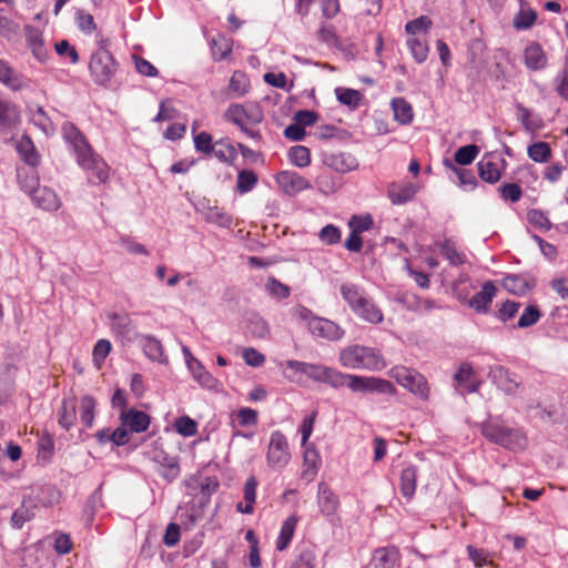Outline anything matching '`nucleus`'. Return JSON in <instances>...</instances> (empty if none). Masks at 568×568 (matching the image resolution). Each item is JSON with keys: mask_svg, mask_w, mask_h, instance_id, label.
<instances>
[{"mask_svg": "<svg viewBox=\"0 0 568 568\" xmlns=\"http://www.w3.org/2000/svg\"><path fill=\"white\" fill-rule=\"evenodd\" d=\"M293 315L304 323L310 333L316 338L327 341H339L345 332L335 322L316 316L310 308L304 305H297L293 308Z\"/></svg>", "mask_w": 568, "mask_h": 568, "instance_id": "nucleus-4", "label": "nucleus"}, {"mask_svg": "<svg viewBox=\"0 0 568 568\" xmlns=\"http://www.w3.org/2000/svg\"><path fill=\"white\" fill-rule=\"evenodd\" d=\"M187 494L199 496L201 507L210 503L211 496L217 490L220 484L215 477L192 476L185 481Z\"/></svg>", "mask_w": 568, "mask_h": 568, "instance_id": "nucleus-12", "label": "nucleus"}, {"mask_svg": "<svg viewBox=\"0 0 568 568\" xmlns=\"http://www.w3.org/2000/svg\"><path fill=\"white\" fill-rule=\"evenodd\" d=\"M390 105L394 112V119L398 123L403 125L412 123L414 112L409 102H407L404 98H394L390 102Z\"/></svg>", "mask_w": 568, "mask_h": 568, "instance_id": "nucleus-36", "label": "nucleus"}, {"mask_svg": "<svg viewBox=\"0 0 568 568\" xmlns=\"http://www.w3.org/2000/svg\"><path fill=\"white\" fill-rule=\"evenodd\" d=\"M335 95L341 104H344L352 110L357 109L362 100L359 91L344 87H337L335 89Z\"/></svg>", "mask_w": 568, "mask_h": 568, "instance_id": "nucleus-41", "label": "nucleus"}, {"mask_svg": "<svg viewBox=\"0 0 568 568\" xmlns=\"http://www.w3.org/2000/svg\"><path fill=\"white\" fill-rule=\"evenodd\" d=\"M36 180L31 184H22L24 192L29 193L32 202L40 209L49 212L57 211L61 206V201L57 193L48 186L34 187Z\"/></svg>", "mask_w": 568, "mask_h": 568, "instance_id": "nucleus-13", "label": "nucleus"}, {"mask_svg": "<svg viewBox=\"0 0 568 568\" xmlns=\"http://www.w3.org/2000/svg\"><path fill=\"white\" fill-rule=\"evenodd\" d=\"M225 118L240 129H244L260 124L264 113L257 103L232 104L226 110Z\"/></svg>", "mask_w": 568, "mask_h": 568, "instance_id": "nucleus-10", "label": "nucleus"}, {"mask_svg": "<svg viewBox=\"0 0 568 568\" xmlns=\"http://www.w3.org/2000/svg\"><path fill=\"white\" fill-rule=\"evenodd\" d=\"M540 316H541V314L537 306L528 305L525 308V311L523 312V314L520 315L516 327H519V328L530 327L539 321Z\"/></svg>", "mask_w": 568, "mask_h": 568, "instance_id": "nucleus-57", "label": "nucleus"}, {"mask_svg": "<svg viewBox=\"0 0 568 568\" xmlns=\"http://www.w3.org/2000/svg\"><path fill=\"white\" fill-rule=\"evenodd\" d=\"M258 178L252 170H242L237 174L236 190L240 194L251 192L257 184Z\"/></svg>", "mask_w": 568, "mask_h": 568, "instance_id": "nucleus-46", "label": "nucleus"}, {"mask_svg": "<svg viewBox=\"0 0 568 568\" xmlns=\"http://www.w3.org/2000/svg\"><path fill=\"white\" fill-rule=\"evenodd\" d=\"M503 286L509 293L524 295L535 286V280L524 274H510L504 277Z\"/></svg>", "mask_w": 568, "mask_h": 568, "instance_id": "nucleus-26", "label": "nucleus"}, {"mask_svg": "<svg viewBox=\"0 0 568 568\" xmlns=\"http://www.w3.org/2000/svg\"><path fill=\"white\" fill-rule=\"evenodd\" d=\"M112 349V345H111V342L109 339H105V338H101L99 339L94 347H93V352H92V358H93V363L100 367L103 362L105 361V358L108 357V355L110 354Z\"/></svg>", "mask_w": 568, "mask_h": 568, "instance_id": "nucleus-56", "label": "nucleus"}, {"mask_svg": "<svg viewBox=\"0 0 568 568\" xmlns=\"http://www.w3.org/2000/svg\"><path fill=\"white\" fill-rule=\"evenodd\" d=\"M30 121L38 126L45 135H51L55 131L52 118L38 104L28 106Z\"/></svg>", "mask_w": 568, "mask_h": 568, "instance_id": "nucleus-29", "label": "nucleus"}, {"mask_svg": "<svg viewBox=\"0 0 568 568\" xmlns=\"http://www.w3.org/2000/svg\"><path fill=\"white\" fill-rule=\"evenodd\" d=\"M77 420L75 403L73 399H63L58 410L59 425L70 430Z\"/></svg>", "mask_w": 568, "mask_h": 568, "instance_id": "nucleus-39", "label": "nucleus"}, {"mask_svg": "<svg viewBox=\"0 0 568 568\" xmlns=\"http://www.w3.org/2000/svg\"><path fill=\"white\" fill-rule=\"evenodd\" d=\"M527 219L531 225L544 231L551 229V222L549 221L546 213L540 210H530L527 213Z\"/></svg>", "mask_w": 568, "mask_h": 568, "instance_id": "nucleus-61", "label": "nucleus"}, {"mask_svg": "<svg viewBox=\"0 0 568 568\" xmlns=\"http://www.w3.org/2000/svg\"><path fill=\"white\" fill-rule=\"evenodd\" d=\"M19 122V112L17 106L7 100L0 98V126L4 130L12 129Z\"/></svg>", "mask_w": 568, "mask_h": 568, "instance_id": "nucleus-37", "label": "nucleus"}, {"mask_svg": "<svg viewBox=\"0 0 568 568\" xmlns=\"http://www.w3.org/2000/svg\"><path fill=\"white\" fill-rule=\"evenodd\" d=\"M407 47L417 63H423L427 60L429 48L426 41L418 38H409Z\"/></svg>", "mask_w": 568, "mask_h": 568, "instance_id": "nucleus-48", "label": "nucleus"}, {"mask_svg": "<svg viewBox=\"0 0 568 568\" xmlns=\"http://www.w3.org/2000/svg\"><path fill=\"white\" fill-rule=\"evenodd\" d=\"M524 62L527 69L539 71L546 68L548 59L538 42H530L524 51Z\"/></svg>", "mask_w": 568, "mask_h": 568, "instance_id": "nucleus-22", "label": "nucleus"}, {"mask_svg": "<svg viewBox=\"0 0 568 568\" xmlns=\"http://www.w3.org/2000/svg\"><path fill=\"white\" fill-rule=\"evenodd\" d=\"M481 433L489 442L514 452L525 449L528 443L521 429L507 427L498 420L483 424Z\"/></svg>", "mask_w": 568, "mask_h": 568, "instance_id": "nucleus-5", "label": "nucleus"}, {"mask_svg": "<svg viewBox=\"0 0 568 568\" xmlns=\"http://www.w3.org/2000/svg\"><path fill=\"white\" fill-rule=\"evenodd\" d=\"M305 376L310 379L324 383L333 388L347 386L353 393L394 395V385L381 377L345 374L333 367L308 363Z\"/></svg>", "mask_w": 568, "mask_h": 568, "instance_id": "nucleus-1", "label": "nucleus"}, {"mask_svg": "<svg viewBox=\"0 0 568 568\" xmlns=\"http://www.w3.org/2000/svg\"><path fill=\"white\" fill-rule=\"evenodd\" d=\"M193 141L195 150L207 155L212 154L216 146L215 143H213L212 135L204 131L195 134Z\"/></svg>", "mask_w": 568, "mask_h": 568, "instance_id": "nucleus-55", "label": "nucleus"}, {"mask_svg": "<svg viewBox=\"0 0 568 568\" xmlns=\"http://www.w3.org/2000/svg\"><path fill=\"white\" fill-rule=\"evenodd\" d=\"M290 459L291 453L286 436L281 430L272 432L266 453L267 465L273 469H282Z\"/></svg>", "mask_w": 568, "mask_h": 568, "instance_id": "nucleus-11", "label": "nucleus"}, {"mask_svg": "<svg viewBox=\"0 0 568 568\" xmlns=\"http://www.w3.org/2000/svg\"><path fill=\"white\" fill-rule=\"evenodd\" d=\"M418 187L412 182H393L387 187V196L392 204L403 205L410 202L416 195Z\"/></svg>", "mask_w": 568, "mask_h": 568, "instance_id": "nucleus-20", "label": "nucleus"}, {"mask_svg": "<svg viewBox=\"0 0 568 568\" xmlns=\"http://www.w3.org/2000/svg\"><path fill=\"white\" fill-rule=\"evenodd\" d=\"M214 151L212 152L214 156L224 163H232L236 156L237 151L234 145H232L227 140H220L215 142Z\"/></svg>", "mask_w": 568, "mask_h": 568, "instance_id": "nucleus-45", "label": "nucleus"}, {"mask_svg": "<svg viewBox=\"0 0 568 568\" xmlns=\"http://www.w3.org/2000/svg\"><path fill=\"white\" fill-rule=\"evenodd\" d=\"M97 402L90 395H84L80 400V419L87 428L93 426Z\"/></svg>", "mask_w": 568, "mask_h": 568, "instance_id": "nucleus-42", "label": "nucleus"}, {"mask_svg": "<svg viewBox=\"0 0 568 568\" xmlns=\"http://www.w3.org/2000/svg\"><path fill=\"white\" fill-rule=\"evenodd\" d=\"M318 236L323 243L333 245L337 244L341 241L342 233L337 226L333 224H327L321 230Z\"/></svg>", "mask_w": 568, "mask_h": 568, "instance_id": "nucleus-64", "label": "nucleus"}, {"mask_svg": "<svg viewBox=\"0 0 568 568\" xmlns=\"http://www.w3.org/2000/svg\"><path fill=\"white\" fill-rule=\"evenodd\" d=\"M404 302L407 308L414 312H429L438 307L434 300L423 298L415 294L406 295Z\"/></svg>", "mask_w": 568, "mask_h": 568, "instance_id": "nucleus-44", "label": "nucleus"}, {"mask_svg": "<svg viewBox=\"0 0 568 568\" xmlns=\"http://www.w3.org/2000/svg\"><path fill=\"white\" fill-rule=\"evenodd\" d=\"M193 379L203 388L214 389L217 386V379L205 368L197 359L187 366Z\"/></svg>", "mask_w": 568, "mask_h": 568, "instance_id": "nucleus-32", "label": "nucleus"}, {"mask_svg": "<svg viewBox=\"0 0 568 568\" xmlns=\"http://www.w3.org/2000/svg\"><path fill=\"white\" fill-rule=\"evenodd\" d=\"M430 28L432 20L426 16H420L419 18L408 21L405 26V31L410 36H415L419 32L427 33Z\"/></svg>", "mask_w": 568, "mask_h": 568, "instance_id": "nucleus-59", "label": "nucleus"}, {"mask_svg": "<svg viewBox=\"0 0 568 568\" xmlns=\"http://www.w3.org/2000/svg\"><path fill=\"white\" fill-rule=\"evenodd\" d=\"M258 481L254 476H251L246 479L243 487V498L245 505L243 503L236 504V511L242 514H253L254 504L256 500V490H257Z\"/></svg>", "mask_w": 568, "mask_h": 568, "instance_id": "nucleus-33", "label": "nucleus"}, {"mask_svg": "<svg viewBox=\"0 0 568 568\" xmlns=\"http://www.w3.org/2000/svg\"><path fill=\"white\" fill-rule=\"evenodd\" d=\"M19 24L4 14L2 8H0V36L10 40L18 33Z\"/></svg>", "mask_w": 568, "mask_h": 568, "instance_id": "nucleus-60", "label": "nucleus"}, {"mask_svg": "<svg viewBox=\"0 0 568 568\" xmlns=\"http://www.w3.org/2000/svg\"><path fill=\"white\" fill-rule=\"evenodd\" d=\"M61 131L63 140L71 148L72 154L74 156L84 151H88L91 148L85 136L73 123H63Z\"/></svg>", "mask_w": 568, "mask_h": 568, "instance_id": "nucleus-16", "label": "nucleus"}, {"mask_svg": "<svg viewBox=\"0 0 568 568\" xmlns=\"http://www.w3.org/2000/svg\"><path fill=\"white\" fill-rule=\"evenodd\" d=\"M153 460L160 466V475L168 481H172L180 475L178 457L170 456L163 450L154 453Z\"/></svg>", "mask_w": 568, "mask_h": 568, "instance_id": "nucleus-21", "label": "nucleus"}, {"mask_svg": "<svg viewBox=\"0 0 568 568\" xmlns=\"http://www.w3.org/2000/svg\"><path fill=\"white\" fill-rule=\"evenodd\" d=\"M537 19V13L534 10H520L515 19H514V27L517 30H527L530 29Z\"/></svg>", "mask_w": 568, "mask_h": 568, "instance_id": "nucleus-58", "label": "nucleus"}, {"mask_svg": "<svg viewBox=\"0 0 568 568\" xmlns=\"http://www.w3.org/2000/svg\"><path fill=\"white\" fill-rule=\"evenodd\" d=\"M211 52H212V57L215 61H222L231 54L232 48L226 38L219 37V38L212 39Z\"/></svg>", "mask_w": 568, "mask_h": 568, "instance_id": "nucleus-50", "label": "nucleus"}, {"mask_svg": "<svg viewBox=\"0 0 568 568\" xmlns=\"http://www.w3.org/2000/svg\"><path fill=\"white\" fill-rule=\"evenodd\" d=\"M399 560V551L396 547H383L374 551L371 567L372 568H394Z\"/></svg>", "mask_w": 568, "mask_h": 568, "instance_id": "nucleus-27", "label": "nucleus"}, {"mask_svg": "<svg viewBox=\"0 0 568 568\" xmlns=\"http://www.w3.org/2000/svg\"><path fill=\"white\" fill-rule=\"evenodd\" d=\"M16 149L26 163L30 165H36L38 163V155L36 153L33 142L29 136H21L17 141Z\"/></svg>", "mask_w": 568, "mask_h": 568, "instance_id": "nucleus-43", "label": "nucleus"}, {"mask_svg": "<svg viewBox=\"0 0 568 568\" xmlns=\"http://www.w3.org/2000/svg\"><path fill=\"white\" fill-rule=\"evenodd\" d=\"M54 452V442L50 435H44L38 443V459L49 462Z\"/></svg>", "mask_w": 568, "mask_h": 568, "instance_id": "nucleus-63", "label": "nucleus"}, {"mask_svg": "<svg viewBox=\"0 0 568 568\" xmlns=\"http://www.w3.org/2000/svg\"><path fill=\"white\" fill-rule=\"evenodd\" d=\"M250 87V81L245 73L241 71H235L230 80V90L236 95L242 97L244 95Z\"/></svg>", "mask_w": 568, "mask_h": 568, "instance_id": "nucleus-53", "label": "nucleus"}, {"mask_svg": "<svg viewBox=\"0 0 568 568\" xmlns=\"http://www.w3.org/2000/svg\"><path fill=\"white\" fill-rule=\"evenodd\" d=\"M478 174L487 183H496L500 179V169L498 162L484 158L478 163Z\"/></svg>", "mask_w": 568, "mask_h": 568, "instance_id": "nucleus-40", "label": "nucleus"}, {"mask_svg": "<svg viewBox=\"0 0 568 568\" xmlns=\"http://www.w3.org/2000/svg\"><path fill=\"white\" fill-rule=\"evenodd\" d=\"M106 318L112 334L122 345L133 344L140 337L130 314L125 312H110Z\"/></svg>", "mask_w": 568, "mask_h": 568, "instance_id": "nucleus-9", "label": "nucleus"}, {"mask_svg": "<svg viewBox=\"0 0 568 568\" xmlns=\"http://www.w3.org/2000/svg\"><path fill=\"white\" fill-rule=\"evenodd\" d=\"M75 158L77 164L87 173L88 182L93 185L105 183L110 176V168L104 159L92 146Z\"/></svg>", "mask_w": 568, "mask_h": 568, "instance_id": "nucleus-7", "label": "nucleus"}, {"mask_svg": "<svg viewBox=\"0 0 568 568\" xmlns=\"http://www.w3.org/2000/svg\"><path fill=\"white\" fill-rule=\"evenodd\" d=\"M454 381L459 387L466 389L467 393H475L479 388V383L476 379L475 372L471 365L467 362L460 364L454 375Z\"/></svg>", "mask_w": 568, "mask_h": 568, "instance_id": "nucleus-30", "label": "nucleus"}, {"mask_svg": "<svg viewBox=\"0 0 568 568\" xmlns=\"http://www.w3.org/2000/svg\"><path fill=\"white\" fill-rule=\"evenodd\" d=\"M196 211L203 215L206 222L220 227L230 229L233 223L232 215L217 206H205L204 203H200L196 205Z\"/></svg>", "mask_w": 568, "mask_h": 568, "instance_id": "nucleus-25", "label": "nucleus"}, {"mask_svg": "<svg viewBox=\"0 0 568 568\" xmlns=\"http://www.w3.org/2000/svg\"><path fill=\"white\" fill-rule=\"evenodd\" d=\"M317 504L320 511L326 517L335 515L338 508V497L325 483L318 484Z\"/></svg>", "mask_w": 568, "mask_h": 568, "instance_id": "nucleus-23", "label": "nucleus"}, {"mask_svg": "<svg viewBox=\"0 0 568 568\" xmlns=\"http://www.w3.org/2000/svg\"><path fill=\"white\" fill-rule=\"evenodd\" d=\"M120 419L122 425L129 427L133 433L145 432L150 425V417L144 412L133 408L122 410Z\"/></svg>", "mask_w": 568, "mask_h": 568, "instance_id": "nucleus-24", "label": "nucleus"}, {"mask_svg": "<svg viewBox=\"0 0 568 568\" xmlns=\"http://www.w3.org/2000/svg\"><path fill=\"white\" fill-rule=\"evenodd\" d=\"M304 447H305V449H304L303 458H304L305 469H304L303 476L307 477L308 479H313L316 476V474L322 465V458H321L320 453L313 446H304Z\"/></svg>", "mask_w": 568, "mask_h": 568, "instance_id": "nucleus-38", "label": "nucleus"}, {"mask_svg": "<svg viewBox=\"0 0 568 568\" xmlns=\"http://www.w3.org/2000/svg\"><path fill=\"white\" fill-rule=\"evenodd\" d=\"M390 376L404 388L427 400L429 397V386L427 379L417 371L406 366H395L390 369Z\"/></svg>", "mask_w": 568, "mask_h": 568, "instance_id": "nucleus-8", "label": "nucleus"}, {"mask_svg": "<svg viewBox=\"0 0 568 568\" xmlns=\"http://www.w3.org/2000/svg\"><path fill=\"white\" fill-rule=\"evenodd\" d=\"M479 148L476 144L460 146L454 155L455 162L459 165H469L478 155Z\"/></svg>", "mask_w": 568, "mask_h": 568, "instance_id": "nucleus-52", "label": "nucleus"}, {"mask_svg": "<svg viewBox=\"0 0 568 568\" xmlns=\"http://www.w3.org/2000/svg\"><path fill=\"white\" fill-rule=\"evenodd\" d=\"M520 304L515 301H506L496 313V318L506 323L518 313Z\"/></svg>", "mask_w": 568, "mask_h": 568, "instance_id": "nucleus-62", "label": "nucleus"}, {"mask_svg": "<svg viewBox=\"0 0 568 568\" xmlns=\"http://www.w3.org/2000/svg\"><path fill=\"white\" fill-rule=\"evenodd\" d=\"M417 486V468L413 465H408L403 468L400 473V493L407 498L412 499L415 495Z\"/></svg>", "mask_w": 568, "mask_h": 568, "instance_id": "nucleus-35", "label": "nucleus"}, {"mask_svg": "<svg viewBox=\"0 0 568 568\" xmlns=\"http://www.w3.org/2000/svg\"><path fill=\"white\" fill-rule=\"evenodd\" d=\"M339 364L348 369L378 372L386 367L385 359L379 349L354 344L341 349Z\"/></svg>", "mask_w": 568, "mask_h": 568, "instance_id": "nucleus-3", "label": "nucleus"}, {"mask_svg": "<svg viewBox=\"0 0 568 568\" xmlns=\"http://www.w3.org/2000/svg\"><path fill=\"white\" fill-rule=\"evenodd\" d=\"M297 523L298 517L296 515H291L285 519V521L281 526V530L276 539V550L284 551L290 546Z\"/></svg>", "mask_w": 568, "mask_h": 568, "instance_id": "nucleus-34", "label": "nucleus"}, {"mask_svg": "<svg viewBox=\"0 0 568 568\" xmlns=\"http://www.w3.org/2000/svg\"><path fill=\"white\" fill-rule=\"evenodd\" d=\"M288 158L292 164L298 168H305L311 163V153L306 146L295 145L288 151Z\"/></svg>", "mask_w": 568, "mask_h": 568, "instance_id": "nucleus-49", "label": "nucleus"}, {"mask_svg": "<svg viewBox=\"0 0 568 568\" xmlns=\"http://www.w3.org/2000/svg\"><path fill=\"white\" fill-rule=\"evenodd\" d=\"M488 377L505 394L514 395L520 385L517 375L510 373L501 365H495L489 368Z\"/></svg>", "mask_w": 568, "mask_h": 568, "instance_id": "nucleus-15", "label": "nucleus"}, {"mask_svg": "<svg viewBox=\"0 0 568 568\" xmlns=\"http://www.w3.org/2000/svg\"><path fill=\"white\" fill-rule=\"evenodd\" d=\"M496 293L497 287L494 282L487 281L483 284L481 290L468 301V306L478 314H487Z\"/></svg>", "mask_w": 568, "mask_h": 568, "instance_id": "nucleus-18", "label": "nucleus"}, {"mask_svg": "<svg viewBox=\"0 0 568 568\" xmlns=\"http://www.w3.org/2000/svg\"><path fill=\"white\" fill-rule=\"evenodd\" d=\"M266 291L268 294L277 300H285L290 296L291 290L286 284H283L275 277H270L266 283Z\"/></svg>", "mask_w": 568, "mask_h": 568, "instance_id": "nucleus-54", "label": "nucleus"}, {"mask_svg": "<svg viewBox=\"0 0 568 568\" xmlns=\"http://www.w3.org/2000/svg\"><path fill=\"white\" fill-rule=\"evenodd\" d=\"M106 41L101 40L99 48L91 54L89 71L93 82L100 87H109L118 71V62L106 49Z\"/></svg>", "mask_w": 568, "mask_h": 568, "instance_id": "nucleus-6", "label": "nucleus"}, {"mask_svg": "<svg viewBox=\"0 0 568 568\" xmlns=\"http://www.w3.org/2000/svg\"><path fill=\"white\" fill-rule=\"evenodd\" d=\"M339 291L343 300L357 317L371 324L383 322L382 310L363 287L354 283H344Z\"/></svg>", "mask_w": 568, "mask_h": 568, "instance_id": "nucleus-2", "label": "nucleus"}, {"mask_svg": "<svg viewBox=\"0 0 568 568\" xmlns=\"http://www.w3.org/2000/svg\"><path fill=\"white\" fill-rule=\"evenodd\" d=\"M280 189L288 196H294L304 190L312 187V184L295 171H282L275 176Z\"/></svg>", "mask_w": 568, "mask_h": 568, "instance_id": "nucleus-14", "label": "nucleus"}, {"mask_svg": "<svg viewBox=\"0 0 568 568\" xmlns=\"http://www.w3.org/2000/svg\"><path fill=\"white\" fill-rule=\"evenodd\" d=\"M445 165L453 169V171L458 176L459 185L463 186L465 190L470 191L476 187L477 179L471 171L466 170V169L456 168L448 160L445 161Z\"/></svg>", "mask_w": 568, "mask_h": 568, "instance_id": "nucleus-51", "label": "nucleus"}, {"mask_svg": "<svg viewBox=\"0 0 568 568\" xmlns=\"http://www.w3.org/2000/svg\"><path fill=\"white\" fill-rule=\"evenodd\" d=\"M142 348L143 354L152 362L159 364H168L169 359L164 353L163 345L160 339L153 335H141L136 341Z\"/></svg>", "mask_w": 568, "mask_h": 568, "instance_id": "nucleus-17", "label": "nucleus"}, {"mask_svg": "<svg viewBox=\"0 0 568 568\" xmlns=\"http://www.w3.org/2000/svg\"><path fill=\"white\" fill-rule=\"evenodd\" d=\"M528 156L537 163H545L550 159L551 149L547 142H535L527 149Z\"/></svg>", "mask_w": 568, "mask_h": 568, "instance_id": "nucleus-47", "label": "nucleus"}, {"mask_svg": "<svg viewBox=\"0 0 568 568\" xmlns=\"http://www.w3.org/2000/svg\"><path fill=\"white\" fill-rule=\"evenodd\" d=\"M0 82L11 90L19 91L26 87L24 78L21 73L17 72L3 59H0Z\"/></svg>", "mask_w": 568, "mask_h": 568, "instance_id": "nucleus-31", "label": "nucleus"}, {"mask_svg": "<svg viewBox=\"0 0 568 568\" xmlns=\"http://www.w3.org/2000/svg\"><path fill=\"white\" fill-rule=\"evenodd\" d=\"M36 503L31 497H24L21 505L13 511L10 525L13 529H21L23 525L34 517Z\"/></svg>", "mask_w": 568, "mask_h": 568, "instance_id": "nucleus-28", "label": "nucleus"}, {"mask_svg": "<svg viewBox=\"0 0 568 568\" xmlns=\"http://www.w3.org/2000/svg\"><path fill=\"white\" fill-rule=\"evenodd\" d=\"M324 164L338 173H347L358 168V162L351 153L337 152L326 153L323 158Z\"/></svg>", "mask_w": 568, "mask_h": 568, "instance_id": "nucleus-19", "label": "nucleus"}]
</instances>
